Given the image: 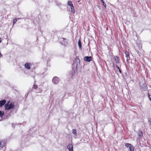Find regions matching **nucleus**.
<instances>
[{
  "label": "nucleus",
  "instance_id": "25",
  "mask_svg": "<svg viewBox=\"0 0 151 151\" xmlns=\"http://www.w3.org/2000/svg\"><path fill=\"white\" fill-rule=\"evenodd\" d=\"M56 5H57V6H60L61 4L60 3H58L57 2H56Z\"/></svg>",
  "mask_w": 151,
  "mask_h": 151
},
{
  "label": "nucleus",
  "instance_id": "12",
  "mask_svg": "<svg viewBox=\"0 0 151 151\" xmlns=\"http://www.w3.org/2000/svg\"><path fill=\"white\" fill-rule=\"evenodd\" d=\"M75 73V72L74 70H72L70 72V73L69 74V75L70 76V78H72L73 75Z\"/></svg>",
  "mask_w": 151,
  "mask_h": 151
},
{
  "label": "nucleus",
  "instance_id": "2",
  "mask_svg": "<svg viewBox=\"0 0 151 151\" xmlns=\"http://www.w3.org/2000/svg\"><path fill=\"white\" fill-rule=\"evenodd\" d=\"M80 60L78 56H76L74 62L73 64V66L74 67L77 68L78 65L80 64Z\"/></svg>",
  "mask_w": 151,
  "mask_h": 151
},
{
  "label": "nucleus",
  "instance_id": "5",
  "mask_svg": "<svg viewBox=\"0 0 151 151\" xmlns=\"http://www.w3.org/2000/svg\"><path fill=\"white\" fill-rule=\"evenodd\" d=\"M6 143V141L5 140H2L0 142V146L1 147H4Z\"/></svg>",
  "mask_w": 151,
  "mask_h": 151
},
{
  "label": "nucleus",
  "instance_id": "22",
  "mask_svg": "<svg viewBox=\"0 0 151 151\" xmlns=\"http://www.w3.org/2000/svg\"><path fill=\"white\" fill-rule=\"evenodd\" d=\"M17 18H15L13 20V24H14L17 21Z\"/></svg>",
  "mask_w": 151,
  "mask_h": 151
},
{
  "label": "nucleus",
  "instance_id": "26",
  "mask_svg": "<svg viewBox=\"0 0 151 151\" xmlns=\"http://www.w3.org/2000/svg\"><path fill=\"white\" fill-rule=\"evenodd\" d=\"M148 97L149 98V99L151 101V98L150 97V94L149 93L148 94Z\"/></svg>",
  "mask_w": 151,
  "mask_h": 151
},
{
  "label": "nucleus",
  "instance_id": "17",
  "mask_svg": "<svg viewBox=\"0 0 151 151\" xmlns=\"http://www.w3.org/2000/svg\"><path fill=\"white\" fill-rule=\"evenodd\" d=\"M134 147L132 145V146L130 147L129 148V151H134Z\"/></svg>",
  "mask_w": 151,
  "mask_h": 151
},
{
  "label": "nucleus",
  "instance_id": "4",
  "mask_svg": "<svg viewBox=\"0 0 151 151\" xmlns=\"http://www.w3.org/2000/svg\"><path fill=\"white\" fill-rule=\"evenodd\" d=\"M84 60L85 61L90 62L92 60V57L91 56H85L84 57Z\"/></svg>",
  "mask_w": 151,
  "mask_h": 151
},
{
  "label": "nucleus",
  "instance_id": "30",
  "mask_svg": "<svg viewBox=\"0 0 151 151\" xmlns=\"http://www.w3.org/2000/svg\"><path fill=\"white\" fill-rule=\"evenodd\" d=\"M14 124H12V126L13 127L14 126Z\"/></svg>",
  "mask_w": 151,
  "mask_h": 151
},
{
  "label": "nucleus",
  "instance_id": "9",
  "mask_svg": "<svg viewBox=\"0 0 151 151\" xmlns=\"http://www.w3.org/2000/svg\"><path fill=\"white\" fill-rule=\"evenodd\" d=\"M125 53L126 55L125 56L127 58V61L128 60H129L130 59L129 56V53L127 51L125 52Z\"/></svg>",
  "mask_w": 151,
  "mask_h": 151
},
{
  "label": "nucleus",
  "instance_id": "19",
  "mask_svg": "<svg viewBox=\"0 0 151 151\" xmlns=\"http://www.w3.org/2000/svg\"><path fill=\"white\" fill-rule=\"evenodd\" d=\"M68 4L71 6H73L72 3V2L71 1H68Z\"/></svg>",
  "mask_w": 151,
  "mask_h": 151
},
{
  "label": "nucleus",
  "instance_id": "27",
  "mask_svg": "<svg viewBox=\"0 0 151 151\" xmlns=\"http://www.w3.org/2000/svg\"><path fill=\"white\" fill-rule=\"evenodd\" d=\"M2 56V54H1V52H0V58Z\"/></svg>",
  "mask_w": 151,
  "mask_h": 151
},
{
  "label": "nucleus",
  "instance_id": "18",
  "mask_svg": "<svg viewBox=\"0 0 151 151\" xmlns=\"http://www.w3.org/2000/svg\"><path fill=\"white\" fill-rule=\"evenodd\" d=\"M4 114V112L3 111H0V117H2Z\"/></svg>",
  "mask_w": 151,
  "mask_h": 151
},
{
  "label": "nucleus",
  "instance_id": "16",
  "mask_svg": "<svg viewBox=\"0 0 151 151\" xmlns=\"http://www.w3.org/2000/svg\"><path fill=\"white\" fill-rule=\"evenodd\" d=\"M125 146L126 147L129 148V147H131V146H132V145L130 144L126 143L125 144Z\"/></svg>",
  "mask_w": 151,
  "mask_h": 151
},
{
  "label": "nucleus",
  "instance_id": "10",
  "mask_svg": "<svg viewBox=\"0 0 151 151\" xmlns=\"http://www.w3.org/2000/svg\"><path fill=\"white\" fill-rule=\"evenodd\" d=\"M31 64L30 63H27L25 64L24 66L27 69H29L30 68V65Z\"/></svg>",
  "mask_w": 151,
  "mask_h": 151
},
{
  "label": "nucleus",
  "instance_id": "8",
  "mask_svg": "<svg viewBox=\"0 0 151 151\" xmlns=\"http://www.w3.org/2000/svg\"><path fill=\"white\" fill-rule=\"evenodd\" d=\"M6 100L4 99L0 101V107L4 106L6 103Z\"/></svg>",
  "mask_w": 151,
  "mask_h": 151
},
{
  "label": "nucleus",
  "instance_id": "13",
  "mask_svg": "<svg viewBox=\"0 0 151 151\" xmlns=\"http://www.w3.org/2000/svg\"><path fill=\"white\" fill-rule=\"evenodd\" d=\"M72 133L74 134L75 136L76 137L77 136V131L76 129H73L72 130Z\"/></svg>",
  "mask_w": 151,
  "mask_h": 151
},
{
  "label": "nucleus",
  "instance_id": "3",
  "mask_svg": "<svg viewBox=\"0 0 151 151\" xmlns=\"http://www.w3.org/2000/svg\"><path fill=\"white\" fill-rule=\"evenodd\" d=\"M60 80V79L57 77H54L52 79V82L53 83L55 84H58Z\"/></svg>",
  "mask_w": 151,
  "mask_h": 151
},
{
  "label": "nucleus",
  "instance_id": "1",
  "mask_svg": "<svg viewBox=\"0 0 151 151\" xmlns=\"http://www.w3.org/2000/svg\"><path fill=\"white\" fill-rule=\"evenodd\" d=\"M14 106L13 102L11 103L10 104H6L5 106V110H10L14 108Z\"/></svg>",
  "mask_w": 151,
  "mask_h": 151
},
{
  "label": "nucleus",
  "instance_id": "23",
  "mask_svg": "<svg viewBox=\"0 0 151 151\" xmlns=\"http://www.w3.org/2000/svg\"><path fill=\"white\" fill-rule=\"evenodd\" d=\"M100 0L102 2V3L103 4V5L106 8V4L105 3V2H104V1L103 0Z\"/></svg>",
  "mask_w": 151,
  "mask_h": 151
},
{
  "label": "nucleus",
  "instance_id": "21",
  "mask_svg": "<svg viewBox=\"0 0 151 151\" xmlns=\"http://www.w3.org/2000/svg\"><path fill=\"white\" fill-rule=\"evenodd\" d=\"M139 133L138 135L139 136L142 137L143 136V133L142 131H139Z\"/></svg>",
  "mask_w": 151,
  "mask_h": 151
},
{
  "label": "nucleus",
  "instance_id": "11",
  "mask_svg": "<svg viewBox=\"0 0 151 151\" xmlns=\"http://www.w3.org/2000/svg\"><path fill=\"white\" fill-rule=\"evenodd\" d=\"M78 45L79 46V48L81 50L82 49V45L81 40L80 39L78 40Z\"/></svg>",
  "mask_w": 151,
  "mask_h": 151
},
{
  "label": "nucleus",
  "instance_id": "29",
  "mask_svg": "<svg viewBox=\"0 0 151 151\" xmlns=\"http://www.w3.org/2000/svg\"><path fill=\"white\" fill-rule=\"evenodd\" d=\"M62 39H63V41H64V40H66V39H65L64 38H62Z\"/></svg>",
  "mask_w": 151,
  "mask_h": 151
},
{
  "label": "nucleus",
  "instance_id": "15",
  "mask_svg": "<svg viewBox=\"0 0 151 151\" xmlns=\"http://www.w3.org/2000/svg\"><path fill=\"white\" fill-rule=\"evenodd\" d=\"M71 12H73V13L74 14L75 13V10L74 9V8L73 6H71Z\"/></svg>",
  "mask_w": 151,
  "mask_h": 151
},
{
  "label": "nucleus",
  "instance_id": "6",
  "mask_svg": "<svg viewBox=\"0 0 151 151\" xmlns=\"http://www.w3.org/2000/svg\"><path fill=\"white\" fill-rule=\"evenodd\" d=\"M67 148L69 150V151H73V145L72 144H68L67 146Z\"/></svg>",
  "mask_w": 151,
  "mask_h": 151
},
{
  "label": "nucleus",
  "instance_id": "28",
  "mask_svg": "<svg viewBox=\"0 0 151 151\" xmlns=\"http://www.w3.org/2000/svg\"><path fill=\"white\" fill-rule=\"evenodd\" d=\"M65 42H64V44H63V45H64V46H65V45H66V42H65ZM62 45H63V44H62Z\"/></svg>",
  "mask_w": 151,
  "mask_h": 151
},
{
  "label": "nucleus",
  "instance_id": "31",
  "mask_svg": "<svg viewBox=\"0 0 151 151\" xmlns=\"http://www.w3.org/2000/svg\"><path fill=\"white\" fill-rule=\"evenodd\" d=\"M1 42V39L0 38V43Z\"/></svg>",
  "mask_w": 151,
  "mask_h": 151
},
{
  "label": "nucleus",
  "instance_id": "24",
  "mask_svg": "<svg viewBox=\"0 0 151 151\" xmlns=\"http://www.w3.org/2000/svg\"><path fill=\"white\" fill-rule=\"evenodd\" d=\"M116 67L117 68L119 69V72L121 73H122V71H121V70L120 69H119V67L117 65H116Z\"/></svg>",
  "mask_w": 151,
  "mask_h": 151
},
{
  "label": "nucleus",
  "instance_id": "7",
  "mask_svg": "<svg viewBox=\"0 0 151 151\" xmlns=\"http://www.w3.org/2000/svg\"><path fill=\"white\" fill-rule=\"evenodd\" d=\"M146 85L145 83H143L140 86L141 88L142 89L143 91H145L146 90Z\"/></svg>",
  "mask_w": 151,
  "mask_h": 151
},
{
  "label": "nucleus",
  "instance_id": "14",
  "mask_svg": "<svg viewBox=\"0 0 151 151\" xmlns=\"http://www.w3.org/2000/svg\"><path fill=\"white\" fill-rule=\"evenodd\" d=\"M114 59L116 61V63H118L119 62V60L118 57L117 56H115L114 57Z\"/></svg>",
  "mask_w": 151,
  "mask_h": 151
},
{
  "label": "nucleus",
  "instance_id": "20",
  "mask_svg": "<svg viewBox=\"0 0 151 151\" xmlns=\"http://www.w3.org/2000/svg\"><path fill=\"white\" fill-rule=\"evenodd\" d=\"M38 88L37 86L35 85V83L33 85L32 89L34 88L35 89H37Z\"/></svg>",
  "mask_w": 151,
  "mask_h": 151
},
{
  "label": "nucleus",
  "instance_id": "32",
  "mask_svg": "<svg viewBox=\"0 0 151 151\" xmlns=\"http://www.w3.org/2000/svg\"><path fill=\"white\" fill-rule=\"evenodd\" d=\"M150 124H151V122H150Z\"/></svg>",
  "mask_w": 151,
  "mask_h": 151
}]
</instances>
